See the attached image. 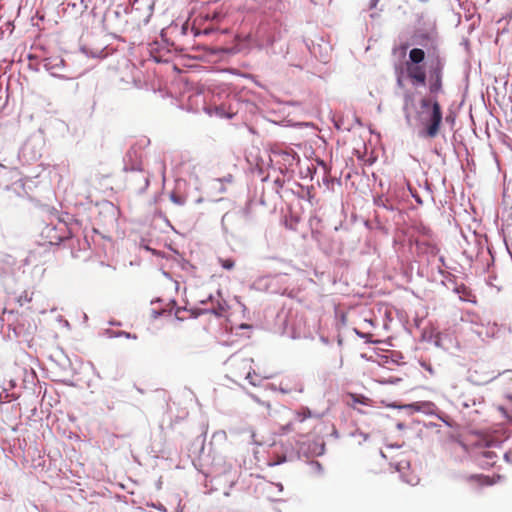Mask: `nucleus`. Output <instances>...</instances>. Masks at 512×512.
Listing matches in <instances>:
<instances>
[{
  "label": "nucleus",
  "instance_id": "1",
  "mask_svg": "<svg viewBox=\"0 0 512 512\" xmlns=\"http://www.w3.org/2000/svg\"><path fill=\"white\" fill-rule=\"evenodd\" d=\"M428 74L423 66L407 63V75L413 85H425L428 80L430 94H438L443 89L444 60L437 54L427 62Z\"/></svg>",
  "mask_w": 512,
  "mask_h": 512
},
{
  "label": "nucleus",
  "instance_id": "2",
  "mask_svg": "<svg viewBox=\"0 0 512 512\" xmlns=\"http://www.w3.org/2000/svg\"><path fill=\"white\" fill-rule=\"evenodd\" d=\"M421 111L418 113L419 120L423 126L420 136L425 138H435L442 124V109L437 99L432 97H423L420 100Z\"/></svg>",
  "mask_w": 512,
  "mask_h": 512
},
{
  "label": "nucleus",
  "instance_id": "3",
  "mask_svg": "<svg viewBox=\"0 0 512 512\" xmlns=\"http://www.w3.org/2000/svg\"><path fill=\"white\" fill-rule=\"evenodd\" d=\"M312 417V413L308 408H301L293 412L290 421L281 425L279 431L281 434L296 433L301 437L308 436L313 431V427L308 425V420Z\"/></svg>",
  "mask_w": 512,
  "mask_h": 512
},
{
  "label": "nucleus",
  "instance_id": "4",
  "mask_svg": "<svg viewBox=\"0 0 512 512\" xmlns=\"http://www.w3.org/2000/svg\"><path fill=\"white\" fill-rule=\"evenodd\" d=\"M231 375L235 381L246 379L253 386L259 385L261 381L255 372H252V360L243 359L240 362L233 364L231 368Z\"/></svg>",
  "mask_w": 512,
  "mask_h": 512
},
{
  "label": "nucleus",
  "instance_id": "5",
  "mask_svg": "<svg viewBox=\"0 0 512 512\" xmlns=\"http://www.w3.org/2000/svg\"><path fill=\"white\" fill-rule=\"evenodd\" d=\"M501 479L500 475L490 477L483 474H473L467 477L468 483H470L473 487L481 488L485 486H492L496 484Z\"/></svg>",
  "mask_w": 512,
  "mask_h": 512
},
{
  "label": "nucleus",
  "instance_id": "6",
  "mask_svg": "<svg viewBox=\"0 0 512 512\" xmlns=\"http://www.w3.org/2000/svg\"><path fill=\"white\" fill-rule=\"evenodd\" d=\"M273 157L277 162L283 161L285 166H292L295 161V156L292 152L282 151V150H273Z\"/></svg>",
  "mask_w": 512,
  "mask_h": 512
},
{
  "label": "nucleus",
  "instance_id": "7",
  "mask_svg": "<svg viewBox=\"0 0 512 512\" xmlns=\"http://www.w3.org/2000/svg\"><path fill=\"white\" fill-rule=\"evenodd\" d=\"M497 455L493 451H484L478 458L479 465L484 468L493 467L496 462Z\"/></svg>",
  "mask_w": 512,
  "mask_h": 512
},
{
  "label": "nucleus",
  "instance_id": "8",
  "mask_svg": "<svg viewBox=\"0 0 512 512\" xmlns=\"http://www.w3.org/2000/svg\"><path fill=\"white\" fill-rule=\"evenodd\" d=\"M414 109V97L411 93H405L403 97V111L408 123L411 121L412 110Z\"/></svg>",
  "mask_w": 512,
  "mask_h": 512
},
{
  "label": "nucleus",
  "instance_id": "9",
  "mask_svg": "<svg viewBox=\"0 0 512 512\" xmlns=\"http://www.w3.org/2000/svg\"><path fill=\"white\" fill-rule=\"evenodd\" d=\"M409 59L413 64L418 65L425 59V52L420 48H413L409 52Z\"/></svg>",
  "mask_w": 512,
  "mask_h": 512
},
{
  "label": "nucleus",
  "instance_id": "10",
  "mask_svg": "<svg viewBox=\"0 0 512 512\" xmlns=\"http://www.w3.org/2000/svg\"><path fill=\"white\" fill-rule=\"evenodd\" d=\"M351 400H352V405L356 404V403H360V404H363V405H368L369 402H370V399L363 396V395H357V394H352L351 395Z\"/></svg>",
  "mask_w": 512,
  "mask_h": 512
},
{
  "label": "nucleus",
  "instance_id": "11",
  "mask_svg": "<svg viewBox=\"0 0 512 512\" xmlns=\"http://www.w3.org/2000/svg\"><path fill=\"white\" fill-rule=\"evenodd\" d=\"M219 263L226 270H231L235 266V262H234L233 259H222V258H220L219 259Z\"/></svg>",
  "mask_w": 512,
  "mask_h": 512
},
{
  "label": "nucleus",
  "instance_id": "12",
  "mask_svg": "<svg viewBox=\"0 0 512 512\" xmlns=\"http://www.w3.org/2000/svg\"><path fill=\"white\" fill-rule=\"evenodd\" d=\"M61 226H62V228H60V229L62 230L64 228L65 231L58 237H55V243H59V242L63 241L64 239H67L70 237V233L67 231L65 223H62Z\"/></svg>",
  "mask_w": 512,
  "mask_h": 512
},
{
  "label": "nucleus",
  "instance_id": "13",
  "mask_svg": "<svg viewBox=\"0 0 512 512\" xmlns=\"http://www.w3.org/2000/svg\"><path fill=\"white\" fill-rule=\"evenodd\" d=\"M249 396L256 403L260 404L263 407H266L267 409H270V403L269 402L261 400L259 397H257L255 394H252V393H250Z\"/></svg>",
  "mask_w": 512,
  "mask_h": 512
},
{
  "label": "nucleus",
  "instance_id": "14",
  "mask_svg": "<svg viewBox=\"0 0 512 512\" xmlns=\"http://www.w3.org/2000/svg\"><path fill=\"white\" fill-rule=\"evenodd\" d=\"M170 199L177 205H183L185 203V199L176 193H172Z\"/></svg>",
  "mask_w": 512,
  "mask_h": 512
},
{
  "label": "nucleus",
  "instance_id": "15",
  "mask_svg": "<svg viewBox=\"0 0 512 512\" xmlns=\"http://www.w3.org/2000/svg\"><path fill=\"white\" fill-rule=\"evenodd\" d=\"M285 461H286V456H281V457H280V456H277V459H275V460H274V459H271V461L269 462V464H270V465H272V466H273V465H279V464H281V463H283V462H285Z\"/></svg>",
  "mask_w": 512,
  "mask_h": 512
},
{
  "label": "nucleus",
  "instance_id": "16",
  "mask_svg": "<svg viewBox=\"0 0 512 512\" xmlns=\"http://www.w3.org/2000/svg\"><path fill=\"white\" fill-rule=\"evenodd\" d=\"M310 467L313 469V470H317V471H320L322 469V466L319 462L317 461H312L310 463Z\"/></svg>",
  "mask_w": 512,
  "mask_h": 512
},
{
  "label": "nucleus",
  "instance_id": "17",
  "mask_svg": "<svg viewBox=\"0 0 512 512\" xmlns=\"http://www.w3.org/2000/svg\"><path fill=\"white\" fill-rule=\"evenodd\" d=\"M380 0H370V9H373L377 6V3L379 2Z\"/></svg>",
  "mask_w": 512,
  "mask_h": 512
},
{
  "label": "nucleus",
  "instance_id": "18",
  "mask_svg": "<svg viewBox=\"0 0 512 512\" xmlns=\"http://www.w3.org/2000/svg\"><path fill=\"white\" fill-rule=\"evenodd\" d=\"M47 229H48V234H50V232H52V231L56 230V227H51V228H50V227H47ZM48 237H50V238H51L50 242H51V243H53L52 237H51L50 235H48Z\"/></svg>",
  "mask_w": 512,
  "mask_h": 512
},
{
  "label": "nucleus",
  "instance_id": "19",
  "mask_svg": "<svg viewBox=\"0 0 512 512\" xmlns=\"http://www.w3.org/2000/svg\"><path fill=\"white\" fill-rule=\"evenodd\" d=\"M356 333L362 338H367L369 336L368 334L360 333L359 331H356Z\"/></svg>",
  "mask_w": 512,
  "mask_h": 512
},
{
  "label": "nucleus",
  "instance_id": "20",
  "mask_svg": "<svg viewBox=\"0 0 512 512\" xmlns=\"http://www.w3.org/2000/svg\"><path fill=\"white\" fill-rule=\"evenodd\" d=\"M397 84H398L399 86H402V85H403V82H402L401 77H398V79H397Z\"/></svg>",
  "mask_w": 512,
  "mask_h": 512
},
{
  "label": "nucleus",
  "instance_id": "21",
  "mask_svg": "<svg viewBox=\"0 0 512 512\" xmlns=\"http://www.w3.org/2000/svg\"><path fill=\"white\" fill-rule=\"evenodd\" d=\"M220 310H221V311H223V308L221 307V308H220ZM215 314H216V315H221V314H222V312H215Z\"/></svg>",
  "mask_w": 512,
  "mask_h": 512
},
{
  "label": "nucleus",
  "instance_id": "22",
  "mask_svg": "<svg viewBox=\"0 0 512 512\" xmlns=\"http://www.w3.org/2000/svg\"><path fill=\"white\" fill-rule=\"evenodd\" d=\"M151 14H152V11L150 9L147 18H149L151 16Z\"/></svg>",
  "mask_w": 512,
  "mask_h": 512
},
{
  "label": "nucleus",
  "instance_id": "23",
  "mask_svg": "<svg viewBox=\"0 0 512 512\" xmlns=\"http://www.w3.org/2000/svg\"><path fill=\"white\" fill-rule=\"evenodd\" d=\"M3 401V397H2V394L0 393V402Z\"/></svg>",
  "mask_w": 512,
  "mask_h": 512
}]
</instances>
